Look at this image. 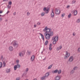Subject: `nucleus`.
Instances as JSON below:
<instances>
[{
  "mask_svg": "<svg viewBox=\"0 0 80 80\" xmlns=\"http://www.w3.org/2000/svg\"><path fill=\"white\" fill-rule=\"evenodd\" d=\"M43 32H45L44 36L47 40H50V37L53 35V32L52 31V29L48 28L47 27L45 28L43 30Z\"/></svg>",
  "mask_w": 80,
  "mask_h": 80,
  "instance_id": "f257e3e1",
  "label": "nucleus"
},
{
  "mask_svg": "<svg viewBox=\"0 0 80 80\" xmlns=\"http://www.w3.org/2000/svg\"><path fill=\"white\" fill-rule=\"evenodd\" d=\"M12 44L13 45V46L15 48H17L18 47V42L16 41H14L12 42Z\"/></svg>",
  "mask_w": 80,
  "mask_h": 80,
  "instance_id": "f03ea898",
  "label": "nucleus"
},
{
  "mask_svg": "<svg viewBox=\"0 0 80 80\" xmlns=\"http://www.w3.org/2000/svg\"><path fill=\"white\" fill-rule=\"evenodd\" d=\"M54 11L55 14L57 15H59L61 13V11L60 10V9L58 8H56L55 9Z\"/></svg>",
  "mask_w": 80,
  "mask_h": 80,
  "instance_id": "7ed1b4c3",
  "label": "nucleus"
},
{
  "mask_svg": "<svg viewBox=\"0 0 80 80\" xmlns=\"http://www.w3.org/2000/svg\"><path fill=\"white\" fill-rule=\"evenodd\" d=\"M70 53H69L68 51H66V54L65 55L64 58L65 59H67L70 57Z\"/></svg>",
  "mask_w": 80,
  "mask_h": 80,
  "instance_id": "20e7f679",
  "label": "nucleus"
},
{
  "mask_svg": "<svg viewBox=\"0 0 80 80\" xmlns=\"http://www.w3.org/2000/svg\"><path fill=\"white\" fill-rule=\"evenodd\" d=\"M43 10V11H45L46 13H48V12H49V11H50V10H49V9L47 8L46 7H44V8Z\"/></svg>",
  "mask_w": 80,
  "mask_h": 80,
  "instance_id": "39448f33",
  "label": "nucleus"
},
{
  "mask_svg": "<svg viewBox=\"0 0 80 80\" xmlns=\"http://www.w3.org/2000/svg\"><path fill=\"white\" fill-rule=\"evenodd\" d=\"M58 36L54 37L52 38V40H54L55 41H56V42L58 41Z\"/></svg>",
  "mask_w": 80,
  "mask_h": 80,
  "instance_id": "423d86ee",
  "label": "nucleus"
},
{
  "mask_svg": "<svg viewBox=\"0 0 80 80\" xmlns=\"http://www.w3.org/2000/svg\"><path fill=\"white\" fill-rule=\"evenodd\" d=\"M24 55H25V51H22L19 53V56L20 57H22Z\"/></svg>",
  "mask_w": 80,
  "mask_h": 80,
  "instance_id": "0eeeda50",
  "label": "nucleus"
},
{
  "mask_svg": "<svg viewBox=\"0 0 80 80\" xmlns=\"http://www.w3.org/2000/svg\"><path fill=\"white\" fill-rule=\"evenodd\" d=\"M55 15V14H54V12H53V9H52V12L51 14V16L52 18H53L54 17V16Z\"/></svg>",
  "mask_w": 80,
  "mask_h": 80,
  "instance_id": "6e6552de",
  "label": "nucleus"
},
{
  "mask_svg": "<svg viewBox=\"0 0 80 80\" xmlns=\"http://www.w3.org/2000/svg\"><path fill=\"white\" fill-rule=\"evenodd\" d=\"M73 57L71 56L69 58L68 61H69V62H72V61H73Z\"/></svg>",
  "mask_w": 80,
  "mask_h": 80,
  "instance_id": "1a4fd4ad",
  "label": "nucleus"
},
{
  "mask_svg": "<svg viewBox=\"0 0 80 80\" xmlns=\"http://www.w3.org/2000/svg\"><path fill=\"white\" fill-rule=\"evenodd\" d=\"M61 78V77L60 76H57L56 77L55 79V80H60V79Z\"/></svg>",
  "mask_w": 80,
  "mask_h": 80,
  "instance_id": "9d476101",
  "label": "nucleus"
},
{
  "mask_svg": "<svg viewBox=\"0 0 80 80\" xmlns=\"http://www.w3.org/2000/svg\"><path fill=\"white\" fill-rule=\"evenodd\" d=\"M62 48V46L60 45L59 46V47L57 48V50L58 51L59 50H61Z\"/></svg>",
  "mask_w": 80,
  "mask_h": 80,
  "instance_id": "9b49d317",
  "label": "nucleus"
},
{
  "mask_svg": "<svg viewBox=\"0 0 80 80\" xmlns=\"http://www.w3.org/2000/svg\"><path fill=\"white\" fill-rule=\"evenodd\" d=\"M39 35H40L41 36L42 38V40L43 41H44V40H45V38L44 37V36L41 33H39Z\"/></svg>",
  "mask_w": 80,
  "mask_h": 80,
  "instance_id": "f8f14e48",
  "label": "nucleus"
},
{
  "mask_svg": "<svg viewBox=\"0 0 80 80\" xmlns=\"http://www.w3.org/2000/svg\"><path fill=\"white\" fill-rule=\"evenodd\" d=\"M49 75H50V73L49 72H48L46 74L45 76L46 77V78H48Z\"/></svg>",
  "mask_w": 80,
  "mask_h": 80,
  "instance_id": "ddd939ff",
  "label": "nucleus"
},
{
  "mask_svg": "<svg viewBox=\"0 0 80 80\" xmlns=\"http://www.w3.org/2000/svg\"><path fill=\"white\" fill-rule=\"evenodd\" d=\"M31 59L32 61H32L34 60V59H35V56L32 55L31 57Z\"/></svg>",
  "mask_w": 80,
  "mask_h": 80,
  "instance_id": "4468645a",
  "label": "nucleus"
},
{
  "mask_svg": "<svg viewBox=\"0 0 80 80\" xmlns=\"http://www.w3.org/2000/svg\"><path fill=\"white\" fill-rule=\"evenodd\" d=\"M73 13L74 15H77V14L78 13L77 11L76 10L74 11H73Z\"/></svg>",
  "mask_w": 80,
  "mask_h": 80,
  "instance_id": "2eb2a0df",
  "label": "nucleus"
},
{
  "mask_svg": "<svg viewBox=\"0 0 80 80\" xmlns=\"http://www.w3.org/2000/svg\"><path fill=\"white\" fill-rule=\"evenodd\" d=\"M9 49L10 51H12L13 50V47L11 46L9 47Z\"/></svg>",
  "mask_w": 80,
  "mask_h": 80,
  "instance_id": "dca6fc26",
  "label": "nucleus"
},
{
  "mask_svg": "<svg viewBox=\"0 0 80 80\" xmlns=\"http://www.w3.org/2000/svg\"><path fill=\"white\" fill-rule=\"evenodd\" d=\"M58 72V69H56L54 71L52 72L53 73H57Z\"/></svg>",
  "mask_w": 80,
  "mask_h": 80,
  "instance_id": "f3484780",
  "label": "nucleus"
},
{
  "mask_svg": "<svg viewBox=\"0 0 80 80\" xmlns=\"http://www.w3.org/2000/svg\"><path fill=\"white\" fill-rule=\"evenodd\" d=\"M6 72L7 73H9V72H10V69H7L6 70Z\"/></svg>",
  "mask_w": 80,
  "mask_h": 80,
  "instance_id": "a211bd4d",
  "label": "nucleus"
},
{
  "mask_svg": "<svg viewBox=\"0 0 80 80\" xmlns=\"http://www.w3.org/2000/svg\"><path fill=\"white\" fill-rule=\"evenodd\" d=\"M74 72L75 71L73 70H72L70 72V74H73V73H74Z\"/></svg>",
  "mask_w": 80,
  "mask_h": 80,
  "instance_id": "6ab92c4d",
  "label": "nucleus"
},
{
  "mask_svg": "<svg viewBox=\"0 0 80 80\" xmlns=\"http://www.w3.org/2000/svg\"><path fill=\"white\" fill-rule=\"evenodd\" d=\"M58 74H60L62 72V71L61 70H59L58 71Z\"/></svg>",
  "mask_w": 80,
  "mask_h": 80,
  "instance_id": "aec40b11",
  "label": "nucleus"
},
{
  "mask_svg": "<svg viewBox=\"0 0 80 80\" xmlns=\"http://www.w3.org/2000/svg\"><path fill=\"white\" fill-rule=\"evenodd\" d=\"M16 66H17V68H20V64H17V65H16Z\"/></svg>",
  "mask_w": 80,
  "mask_h": 80,
  "instance_id": "412c9836",
  "label": "nucleus"
},
{
  "mask_svg": "<svg viewBox=\"0 0 80 80\" xmlns=\"http://www.w3.org/2000/svg\"><path fill=\"white\" fill-rule=\"evenodd\" d=\"M46 78V77L45 76H44V77H42L41 78V79L42 80H44V79H45V78Z\"/></svg>",
  "mask_w": 80,
  "mask_h": 80,
  "instance_id": "4be33fe9",
  "label": "nucleus"
},
{
  "mask_svg": "<svg viewBox=\"0 0 80 80\" xmlns=\"http://www.w3.org/2000/svg\"><path fill=\"white\" fill-rule=\"evenodd\" d=\"M17 66L15 65L14 67V70H17Z\"/></svg>",
  "mask_w": 80,
  "mask_h": 80,
  "instance_id": "5701e85b",
  "label": "nucleus"
},
{
  "mask_svg": "<svg viewBox=\"0 0 80 80\" xmlns=\"http://www.w3.org/2000/svg\"><path fill=\"white\" fill-rule=\"evenodd\" d=\"M75 2H76V1L75 0H73L72 2V3L73 4V3H75Z\"/></svg>",
  "mask_w": 80,
  "mask_h": 80,
  "instance_id": "b1692460",
  "label": "nucleus"
},
{
  "mask_svg": "<svg viewBox=\"0 0 80 80\" xmlns=\"http://www.w3.org/2000/svg\"><path fill=\"white\" fill-rule=\"evenodd\" d=\"M27 53L28 55H30V53H31V52H29V51H28Z\"/></svg>",
  "mask_w": 80,
  "mask_h": 80,
  "instance_id": "393cba45",
  "label": "nucleus"
},
{
  "mask_svg": "<svg viewBox=\"0 0 80 80\" xmlns=\"http://www.w3.org/2000/svg\"><path fill=\"white\" fill-rule=\"evenodd\" d=\"M48 40L46 41L45 42V45H47V44H48Z\"/></svg>",
  "mask_w": 80,
  "mask_h": 80,
  "instance_id": "a878e982",
  "label": "nucleus"
},
{
  "mask_svg": "<svg viewBox=\"0 0 80 80\" xmlns=\"http://www.w3.org/2000/svg\"><path fill=\"white\" fill-rule=\"evenodd\" d=\"M71 16H72V15L71 14V13L69 14L68 16L69 18H70V17H71Z\"/></svg>",
  "mask_w": 80,
  "mask_h": 80,
  "instance_id": "bb28decb",
  "label": "nucleus"
},
{
  "mask_svg": "<svg viewBox=\"0 0 80 80\" xmlns=\"http://www.w3.org/2000/svg\"><path fill=\"white\" fill-rule=\"evenodd\" d=\"M56 42H57V41H56L54 40V41L53 42V44L55 45V44H56Z\"/></svg>",
  "mask_w": 80,
  "mask_h": 80,
  "instance_id": "cd10ccee",
  "label": "nucleus"
},
{
  "mask_svg": "<svg viewBox=\"0 0 80 80\" xmlns=\"http://www.w3.org/2000/svg\"><path fill=\"white\" fill-rule=\"evenodd\" d=\"M78 68H77V67H75L74 68H73V70H77V69Z\"/></svg>",
  "mask_w": 80,
  "mask_h": 80,
  "instance_id": "c85d7f7f",
  "label": "nucleus"
},
{
  "mask_svg": "<svg viewBox=\"0 0 80 80\" xmlns=\"http://www.w3.org/2000/svg\"><path fill=\"white\" fill-rule=\"evenodd\" d=\"M45 15V13L44 12H42L41 14V16L42 17H43V16H44Z\"/></svg>",
  "mask_w": 80,
  "mask_h": 80,
  "instance_id": "c756f323",
  "label": "nucleus"
},
{
  "mask_svg": "<svg viewBox=\"0 0 80 80\" xmlns=\"http://www.w3.org/2000/svg\"><path fill=\"white\" fill-rule=\"evenodd\" d=\"M52 65L50 66H49L48 68V69H50L52 68Z\"/></svg>",
  "mask_w": 80,
  "mask_h": 80,
  "instance_id": "7c9ffc66",
  "label": "nucleus"
},
{
  "mask_svg": "<svg viewBox=\"0 0 80 80\" xmlns=\"http://www.w3.org/2000/svg\"><path fill=\"white\" fill-rule=\"evenodd\" d=\"M65 13H64L63 14H62V17H65Z\"/></svg>",
  "mask_w": 80,
  "mask_h": 80,
  "instance_id": "2f4dec72",
  "label": "nucleus"
},
{
  "mask_svg": "<svg viewBox=\"0 0 80 80\" xmlns=\"http://www.w3.org/2000/svg\"><path fill=\"white\" fill-rule=\"evenodd\" d=\"M2 62H0V68H1L2 67Z\"/></svg>",
  "mask_w": 80,
  "mask_h": 80,
  "instance_id": "473e14b6",
  "label": "nucleus"
},
{
  "mask_svg": "<svg viewBox=\"0 0 80 80\" xmlns=\"http://www.w3.org/2000/svg\"><path fill=\"white\" fill-rule=\"evenodd\" d=\"M30 12H28L27 13V16H29L30 15Z\"/></svg>",
  "mask_w": 80,
  "mask_h": 80,
  "instance_id": "72a5a7b5",
  "label": "nucleus"
},
{
  "mask_svg": "<svg viewBox=\"0 0 80 80\" xmlns=\"http://www.w3.org/2000/svg\"><path fill=\"white\" fill-rule=\"evenodd\" d=\"M12 2L10 1V2H9V5H12Z\"/></svg>",
  "mask_w": 80,
  "mask_h": 80,
  "instance_id": "f704fd0d",
  "label": "nucleus"
},
{
  "mask_svg": "<svg viewBox=\"0 0 80 80\" xmlns=\"http://www.w3.org/2000/svg\"><path fill=\"white\" fill-rule=\"evenodd\" d=\"M80 22V19H78L77 20V23H79V22Z\"/></svg>",
  "mask_w": 80,
  "mask_h": 80,
  "instance_id": "c9c22d12",
  "label": "nucleus"
},
{
  "mask_svg": "<svg viewBox=\"0 0 80 80\" xmlns=\"http://www.w3.org/2000/svg\"><path fill=\"white\" fill-rule=\"evenodd\" d=\"M78 52H80V48H79L78 49Z\"/></svg>",
  "mask_w": 80,
  "mask_h": 80,
  "instance_id": "e433bc0d",
  "label": "nucleus"
},
{
  "mask_svg": "<svg viewBox=\"0 0 80 80\" xmlns=\"http://www.w3.org/2000/svg\"><path fill=\"white\" fill-rule=\"evenodd\" d=\"M16 62L18 64V63H19V60H17Z\"/></svg>",
  "mask_w": 80,
  "mask_h": 80,
  "instance_id": "4c0bfd02",
  "label": "nucleus"
},
{
  "mask_svg": "<svg viewBox=\"0 0 80 80\" xmlns=\"http://www.w3.org/2000/svg\"><path fill=\"white\" fill-rule=\"evenodd\" d=\"M49 49L50 50H51L52 49V47H49Z\"/></svg>",
  "mask_w": 80,
  "mask_h": 80,
  "instance_id": "58836bf2",
  "label": "nucleus"
},
{
  "mask_svg": "<svg viewBox=\"0 0 80 80\" xmlns=\"http://www.w3.org/2000/svg\"><path fill=\"white\" fill-rule=\"evenodd\" d=\"M72 35L73 36H75V35H76L75 33L73 32Z\"/></svg>",
  "mask_w": 80,
  "mask_h": 80,
  "instance_id": "ea45409f",
  "label": "nucleus"
},
{
  "mask_svg": "<svg viewBox=\"0 0 80 80\" xmlns=\"http://www.w3.org/2000/svg\"><path fill=\"white\" fill-rule=\"evenodd\" d=\"M40 22H38L37 23V25H40Z\"/></svg>",
  "mask_w": 80,
  "mask_h": 80,
  "instance_id": "a19ab883",
  "label": "nucleus"
},
{
  "mask_svg": "<svg viewBox=\"0 0 80 80\" xmlns=\"http://www.w3.org/2000/svg\"><path fill=\"white\" fill-rule=\"evenodd\" d=\"M3 13V11H0V13Z\"/></svg>",
  "mask_w": 80,
  "mask_h": 80,
  "instance_id": "79ce46f5",
  "label": "nucleus"
},
{
  "mask_svg": "<svg viewBox=\"0 0 80 80\" xmlns=\"http://www.w3.org/2000/svg\"><path fill=\"white\" fill-rule=\"evenodd\" d=\"M2 20V18H0V21L1 22Z\"/></svg>",
  "mask_w": 80,
  "mask_h": 80,
  "instance_id": "37998d69",
  "label": "nucleus"
},
{
  "mask_svg": "<svg viewBox=\"0 0 80 80\" xmlns=\"http://www.w3.org/2000/svg\"><path fill=\"white\" fill-rule=\"evenodd\" d=\"M28 68H26V71L28 72Z\"/></svg>",
  "mask_w": 80,
  "mask_h": 80,
  "instance_id": "c03bdc74",
  "label": "nucleus"
},
{
  "mask_svg": "<svg viewBox=\"0 0 80 80\" xmlns=\"http://www.w3.org/2000/svg\"><path fill=\"white\" fill-rule=\"evenodd\" d=\"M3 2H8V0H3Z\"/></svg>",
  "mask_w": 80,
  "mask_h": 80,
  "instance_id": "a18cd8bd",
  "label": "nucleus"
},
{
  "mask_svg": "<svg viewBox=\"0 0 80 80\" xmlns=\"http://www.w3.org/2000/svg\"><path fill=\"white\" fill-rule=\"evenodd\" d=\"M37 27V25H36V24H35L34 25V28H36V27Z\"/></svg>",
  "mask_w": 80,
  "mask_h": 80,
  "instance_id": "49530a36",
  "label": "nucleus"
},
{
  "mask_svg": "<svg viewBox=\"0 0 80 80\" xmlns=\"http://www.w3.org/2000/svg\"><path fill=\"white\" fill-rule=\"evenodd\" d=\"M14 15H16V12H14L13 13Z\"/></svg>",
  "mask_w": 80,
  "mask_h": 80,
  "instance_id": "de8ad7c7",
  "label": "nucleus"
},
{
  "mask_svg": "<svg viewBox=\"0 0 80 80\" xmlns=\"http://www.w3.org/2000/svg\"><path fill=\"white\" fill-rule=\"evenodd\" d=\"M1 59H3V56H2L1 57Z\"/></svg>",
  "mask_w": 80,
  "mask_h": 80,
  "instance_id": "09e8293b",
  "label": "nucleus"
},
{
  "mask_svg": "<svg viewBox=\"0 0 80 80\" xmlns=\"http://www.w3.org/2000/svg\"><path fill=\"white\" fill-rule=\"evenodd\" d=\"M49 47H52V44H51L49 45Z\"/></svg>",
  "mask_w": 80,
  "mask_h": 80,
  "instance_id": "8fccbe9b",
  "label": "nucleus"
},
{
  "mask_svg": "<svg viewBox=\"0 0 80 80\" xmlns=\"http://www.w3.org/2000/svg\"><path fill=\"white\" fill-rule=\"evenodd\" d=\"M5 66H6V64H3V67H5Z\"/></svg>",
  "mask_w": 80,
  "mask_h": 80,
  "instance_id": "3c124183",
  "label": "nucleus"
},
{
  "mask_svg": "<svg viewBox=\"0 0 80 80\" xmlns=\"http://www.w3.org/2000/svg\"><path fill=\"white\" fill-rule=\"evenodd\" d=\"M16 80H20V79L19 78H17Z\"/></svg>",
  "mask_w": 80,
  "mask_h": 80,
  "instance_id": "603ef678",
  "label": "nucleus"
},
{
  "mask_svg": "<svg viewBox=\"0 0 80 80\" xmlns=\"http://www.w3.org/2000/svg\"><path fill=\"white\" fill-rule=\"evenodd\" d=\"M6 64L5 62H3V65Z\"/></svg>",
  "mask_w": 80,
  "mask_h": 80,
  "instance_id": "864d4df0",
  "label": "nucleus"
},
{
  "mask_svg": "<svg viewBox=\"0 0 80 80\" xmlns=\"http://www.w3.org/2000/svg\"><path fill=\"white\" fill-rule=\"evenodd\" d=\"M8 8L9 9H10V8H11V6H10V7L8 6Z\"/></svg>",
  "mask_w": 80,
  "mask_h": 80,
  "instance_id": "5fc2aeb1",
  "label": "nucleus"
},
{
  "mask_svg": "<svg viewBox=\"0 0 80 80\" xmlns=\"http://www.w3.org/2000/svg\"><path fill=\"white\" fill-rule=\"evenodd\" d=\"M69 7H70V6H67V8H69Z\"/></svg>",
  "mask_w": 80,
  "mask_h": 80,
  "instance_id": "6e6d98bb",
  "label": "nucleus"
},
{
  "mask_svg": "<svg viewBox=\"0 0 80 80\" xmlns=\"http://www.w3.org/2000/svg\"><path fill=\"white\" fill-rule=\"evenodd\" d=\"M8 13H9V11H8V12L7 13V14H8Z\"/></svg>",
  "mask_w": 80,
  "mask_h": 80,
  "instance_id": "4d7b16f0",
  "label": "nucleus"
},
{
  "mask_svg": "<svg viewBox=\"0 0 80 80\" xmlns=\"http://www.w3.org/2000/svg\"><path fill=\"white\" fill-rule=\"evenodd\" d=\"M46 59V57H45L44 59H43V60H45Z\"/></svg>",
  "mask_w": 80,
  "mask_h": 80,
  "instance_id": "13d9d810",
  "label": "nucleus"
},
{
  "mask_svg": "<svg viewBox=\"0 0 80 80\" xmlns=\"http://www.w3.org/2000/svg\"><path fill=\"white\" fill-rule=\"evenodd\" d=\"M33 80H37V79H34Z\"/></svg>",
  "mask_w": 80,
  "mask_h": 80,
  "instance_id": "bf43d9fd",
  "label": "nucleus"
},
{
  "mask_svg": "<svg viewBox=\"0 0 80 80\" xmlns=\"http://www.w3.org/2000/svg\"><path fill=\"white\" fill-rule=\"evenodd\" d=\"M1 16H2V15H0V17H1Z\"/></svg>",
  "mask_w": 80,
  "mask_h": 80,
  "instance_id": "052dcab7",
  "label": "nucleus"
}]
</instances>
